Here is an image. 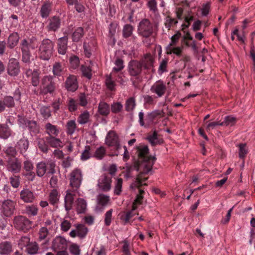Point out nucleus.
Returning <instances> with one entry per match:
<instances>
[{"mask_svg": "<svg viewBox=\"0 0 255 255\" xmlns=\"http://www.w3.org/2000/svg\"><path fill=\"white\" fill-rule=\"evenodd\" d=\"M137 159H134L133 165L128 168L129 172L132 169H135L140 173L137 176L135 180L131 185L132 188H136L139 190L138 194L132 205V210H135L138 205L142 203L144 191L141 189L143 185H147L146 183H143L147 179V177L143 176V174H147L152 169V166L156 160L155 157L149 155V150L148 146L145 145H139L136 148V153Z\"/></svg>", "mask_w": 255, "mask_h": 255, "instance_id": "f257e3e1", "label": "nucleus"}, {"mask_svg": "<svg viewBox=\"0 0 255 255\" xmlns=\"http://www.w3.org/2000/svg\"><path fill=\"white\" fill-rule=\"evenodd\" d=\"M153 59L150 53L145 54L140 61L131 60L128 65V72L131 76H137L141 72L142 68L147 72L153 71Z\"/></svg>", "mask_w": 255, "mask_h": 255, "instance_id": "f03ea898", "label": "nucleus"}, {"mask_svg": "<svg viewBox=\"0 0 255 255\" xmlns=\"http://www.w3.org/2000/svg\"><path fill=\"white\" fill-rule=\"evenodd\" d=\"M155 32V26L148 19H142L137 25V33L142 37V42L146 46H150L153 43Z\"/></svg>", "mask_w": 255, "mask_h": 255, "instance_id": "7ed1b4c3", "label": "nucleus"}, {"mask_svg": "<svg viewBox=\"0 0 255 255\" xmlns=\"http://www.w3.org/2000/svg\"><path fill=\"white\" fill-rule=\"evenodd\" d=\"M37 47V39L34 36L21 40L19 44V48L22 53V61L23 62L25 63L30 62V59L31 57L30 49H35Z\"/></svg>", "mask_w": 255, "mask_h": 255, "instance_id": "20e7f679", "label": "nucleus"}, {"mask_svg": "<svg viewBox=\"0 0 255 255\" xmlns=\"http://www.w3.org/2000/svg\"><path fill=\"white\" fill-rule=\"evenodd\" d=\"M57 84L54 81V78L51 75H45L41 79L40 93L42 95H55Z\"/></svg>", "mask_w": 255, "mask_h": 255, "instance_id": "39448f33", "label": "nucleus"}, {"mask_svg": "<svg viewBox=\"0 0 255 255\" xmlns=\"http://www.w3.org/2000/svg\"><path fill=\"white\" fill-rule=\"evenodd\" d=\"M54 46V42L49 39H43L38 49L40 58L44 60H48L53 54Z\"/></svg>", "mask_w": 255, "mask_h": 255, "instance_id": "423d86ee", "label": "nucleus"}, {"mask_svg": "<svg viewBox=\"0 0 255 255\" xmlns=\"http://www.w3.org/2000/svg\"><path fill=\"white\" fill-rule=\"evenodd\" d=\"M55 162L52 160L39 162L36 165V175L41 177L46 173L47 174H53L55 173Z\"/></svg>", "mask_w": 255, "mask_h": 255, "instance_id": "0eeeda50", "label": "nucleus"}, {"mask_svg": "<svg viewBox=\"0 0 255 255\" xmlns=\"http://www.w3.org/2000/svg\"><path fill=\"white\" fill-rule=\"evenodd\" d=\"M52 249L57 252L56 255H68L66 252L67 243L66 240L61 237H57L52 242Z\"/></svg>", "mask_w": 255, "mask_h": 255, "instance_id": "6e6552de", "label": "nucleus"}, {"mask_svg": "<svg viewBox=\"0 0 255 255\" xmlns=\"http://www.w3.org/2000/svg\"><path fill=\"white\" fill-rule=\"evenodd\" d=\"M106 143L109 146H113L115 149V155L117 156L121 153L120 150L122 147L119 143L118 136L115 131L111 130L108 132L106 138Z\"/></svg>", "mask_w": 255, "mask_h": 255, "instance_id": "1a4fd4ad", "label": "nucleus"}, {"mask_svg": "<svg viewBox=\"0 0 255 255\" xmlns=\"http://www.w3.org/2000/svg\"><path fill=\"white\" fill-rule=\"evenodd\" d=\"M32 222L23 216L15 217L13 219L14 227L19 231L26 232L31 228Z\"/></svg>", "mask_w": 255, "mask_h": 255, "instance_id": "9d476101", "label": "nucleus"}, {"mask_svg": "<svg viewBox=\"0 0 255 255\" xmlns=\"http://www.w3.org/2000/svg\"><path fill=\"white\" fill-rule=\"evenodd\" d=\"M62 25V19L57 15L52 16L45 22V28L48 32L58 31Z\"/></svg>", "mask_w": 255, "mask_h": 255, "instance_id": "9b49d317", "label": "nucleus"}, {"mask_svg": "<svg viewBox=\"0 0 255 255\" xmlns=\"http://www.w3.org/2000/svg\"><path fill=\"white\" fill-rule=\"evenodd\" d=\"M82 180V172L80 169H76L71 173L70 185L73 191H76L79 189Z\"/></svg>", "mask_w": 255, "mask_h": 255, "instance_id": "f8f14e48", "label": "nucleus"}, {"mask_svg": "<svg viewBox=\"0 0 255 255\" xmlns=\"http://www.w3.org/2000/svg\"><path fill=\"white\" fill-rule=\"evenodd\" d=\"M6 167L9 172L18 173L21 169V161L17 158H8L6 161Z\"/></svg>", "mask_w": 255, "mask_h": 255, "instance_id": "ddd939ff", "label": "nucleus"}, {"mask_svg": "<svg viewBox=\"0 0 255 255\" xmlns=\"http://www.w3.org/2000/svg\"><path fill=\"white\" fill-rule=\"evenodd\" d=\"M167 90L165 84L161 80L155 82L150 88V91L157 95L158 97H162Z\"/></svg>", "mask_w": 255, "mask_h": 255, "instance_id": "4468645a", "label": "nucleus"}, {"mask_svg": "<svg viewBox=\"0 0 255 255\" xmlns=\"http://www.w3.org/2000/svg\"><path fill=\"white\" fill-rule=\"evenodd\" d=\"M64 87L69 92H74L78 88V84L76 77L70 75L64 82Z\"/></svg>", "mask_w": 255, "mask_h": 255, "instance_id": "2eb2a0df", "label": "nucleus"}, {"mask_svg": "<svg viewBox=\"0 0 255 255\" xmlns=\"http://www.w3.org/2000/svg\"><path fill=\"white\" fill-rule=\"evenodd\" d=\"M36 195L33 191L29 189H23L20 192V199L26 203H31L34 202Z\"/></svg>", "mask_w": 255, "mask_h": 255, "instance_id": "dca6fc26", "label": "nucleus"}, {"mask_svg": "<svg viewBox=\"0 0 255 255\" xmlns=\"http://www.w3.org/2000/svg\"><path fill=\"white\" fill-rule=\"evenodd\" d=\"M112 177L110 175L105 174L101 176L98 180V186L104 191H108L111 189Z\"/></svg>", "mask_w": 255, "mask_h": 255, "instance_id": "f3484780", "label": "nucleus"}, {"mask_svg": "<svg viewBox=\"0 0 255 255\" xmlns=\"http://www.w3.org/2000/svg\"><path fill=\"white\" fill-rule=\"evenodd\" d=\"M20 72L18 61L15 58H11L9 60L7 66V73L11 76H15Z\"/></svg>", "mask_w": 255, "mask_h": 255, "instance_id": "a211bd4d", "label": "nucleus"}, {"mask_svg": "<svg viewBox=\"0 0 255 255\" xmlns=\"http://www.w3.org/2000/svg\"><path fill=\"white\" fill-rule=\"evenodd\" d=\"M15 209V203L11 200L4 201L2 204V212L4 216H10L13 214Z\"/></svg>", "mask_w": 255, "mask_h": 255, "instance_id": "6ab92c4d", "label": "nucleus"}, {"mask_svg": "<svg viewBox=\"0 0 255 255\" xmlns=\"http://www.w3.org/2000/svg\"><path fill=\"white\" fill-rule=\"evenodd\" d=\"M68 36L66 35L58 39L57 42V52L59 54L65 55L68 48Z\"/></svg>", "mask_w": 255, "mask_h": 255, "instance_id": "aec40b11", "label": "nucleus"}, {"mask_svg": "<svg viewBox=\"0 0 255 255\" xmlns=\"http://www.w3.org/2000/svg\"><path fill=\"white\" fill-rule=\"evenodd\" d=\"M76 229L72 230L70 233V236L72 238L78 236L81 238H84L87 234L88 229L83 224L75 225Z\"/></svg>", "mask_w": 255, "mask_h": 255, "instance_id": "412c9836", "label": "nucleus"}, {"mask_svg": "<svg viewBox=\"0 0 255 255\" xmlns=\"http://www.w3.org/2000/svg\"><path fill=\"white\" fill-rule=\"evenodd\" d=\"M19 122L27 127L31 132L34 133L39 132V128L35 121L28 120L25 118H21L19 119Z\"/></svg>", "mask_w": 255, "mask_h": 255, "instance_id": "4be33fe9", "label": "nucleus"}, {"mask_svg": "<svg viewBox=\"0 0 255 255\" xmlns=\"http://www.w3.org/2000/svg\"><path fill=\"white\" fill-rule=\"evenodd\" d=\"M75 191L68 190L64 198V205L66 211L68 212L72 208Z\"/></svg>", "mask_w": 255, "mask_h": 255, "instance_id": "5701e85b", "label": "nucleus"}, {"mask_svg": "<svg viewBox=\"0 0 255 255\" xmlns=\"http://www.w3.org/2000/svg\"><path fill=\"white\" fill-rule=\"evenodd\" d=\"M66 69L64 63L56 62L52 65V73L55 77H59L65 73Z\"/></svg>", "mask_w": 255, "mask_h": 255, "instance_id": "b1692460", "label": "nucleus"}, {"mask_svg": "<svg viewBox=\"0 0 255 255\" xmlns=\"http://www.w3.org/2000/svg\"><path fill=\"white\" fill-rule=\"evenodd\" d=\"M52 11V4L49 1H44L42 4L39 14L42 18H47Z\"/></svg>", "mask_w": 255, "mask_h": 255, "instance_id": "393cba45", "label": "nucleus"}, {"mask_svg": "<svg viewBox=\"0 0 255 255\" xmlns=\"http://www.w3.org/2000/svg\"><path fill=\"white\" fill-rule=\"evenodd\" d=\"M12 252V246L10 242L7 241L0 243V254L9 255Z\"/></svg>", "mask_w": 255, "mask_h": 255, "instance_id": "a878e982", "label": "nucleus"}, {"mask_svg": "<svg viewBox=\"0 0 255 255\" xmlns=\"http://www.w3.org/2000/svg\"><path fill=\"white\" fill-rule=\"evenodd\" d=\"M29 146V141L28 139L25 137L20 139L16 144V147L19 151L20 154H22L24 157L25 156L24 154L27 150Z\"/></svg>", "mask_w": 255, "mask_h": 255, "instance_id": "bb28decb", "label": "nucleus"}, {"mask_svg": "<svg viewBox=\"0 0 255 255\" xmlns=\"http://www.w3.org/2000/svg\"><path fill=\"white\" fill-rule=\"evenodd\" d=\"M60 194L59 192L55 189L51 190L48 195V201L49 203L55 206L58 204L59 201Z\"/></svg>", "mask_w": 255, "mask_h": 255, "instance_id": "cd10ccee", "label": "nucleus"}, {"mask_svg": "<svg viewBox=\"0 0 255 255\" xmlns=\"http://www.w3.org/2000/svg\"><path fill=\"white\" fill-rule=\"evenodd\" d=\"M56 136H48L45 137L48 144L54 148L62 147L63 143L61 140L56 137Z\"/></svg>", "mask_w": 255, "mask_h": 255, "instance_id": "c85d7f7f", "label": "nucleus"}, {"mask_svg": "<svg viewBox=\"0 0 255 255\" xmlns=\"http://www.w3.org/2000/svg\"><path fill=\"white\" fill-rule=\"evenodd\" d=\"M84 35V30L82 27L76 28L72 34V40L74 42H78L81 40Z\"/></svg>", "mask_w": 255, "mask_h": 255, "instance_id": "c756f323", "label": "nucleus"}, {"mask_svg": "<svg viewBox=\"0 0 255 255\" xmlns=\"http://www.w3.org/2000/svg\"><path fill=\"white\" fill-rule=\"evenodd\" d=\"M79 102L78 100L72 98H68L66 101V107L70 113L76 112L79 107Z\"/></svg>", "mask_w": 255, "mask_h": 255, "instance_id": "7c9ffc66", "label": "nucleus"}, {"mask_svg": "<svg viewBox=\"0 0 255 255\" xmlns=\"http://www.w3.org/2000/svg\"><path fill=\"white\" fill-rule=\"evenodd\" d=\"M98 111L100 115L107 117L110 112V107L109 104L103 101H101L98 105Z\"/></svg>", "mask_w": 255, "mask_h": 255, "instance_id": "2f4dec72", "label": "nucleus"}, {"mask_svg": "<svg viewBox=\"0 0 255 255\" xmlns=\"http://www.w3.org/2000/svg\"><path fill=\"white\" fill-rule=\"evenodd\" d=\"M12 130L6 124H0V137L6 139L11 134Z\"/></svg>", "mask_w": 255, "mask_h": 255, "instance_id": "473e14b6", "label": "nucleus"}, {"mask_svg": "<svg viewBox=\"0 0 255 255\" xmlns=\"http://www.w3.org/2000/svg\"><path fill=\"white\" fill-rule=\"evenodd\" d=\"M45 132L49 136H57L59 133V130L57 126L48 123L45 125Z\"/></svg>", "mask_w": 255, "mask_h": 255, "instance_id": "72a5a7b5", "label": "nucleus"}, {"mask_svg": "<svg viewBox=\"0 0 255 255\" xmlns=\"http://www.w3.org/2000/svg\"><path fill=\"white\" fill-rule=\"evenodd\" d=\"M19 39V35L17 32L11 33L7 39V46L10 49L14 48L17 44Z\"/></svg>", "mask_w": 255, "mask_h": 255, "instance_id": "f704fd0d", "label": "nucleus"}, {"mask_svg": "<svg viewBox=\"0 0 255 255\" xmlns=\"http://www.w3.org/2000/svg\"><path fill=\"white\" fill-rule=\"evenodd\" d=\"M24 213L29 217L35 216L38 212V208L36 205H28L25 206Z\"/></svg>", "mask_w": 255, "mask_h": 255, "instance_id": "c9c22d12", "label": "nucleus"}, {"mask_svg": "<svg viewBox=\"0 0 255 255\" xmlns=\"http://www.w3.org/2000/svg\"><path fill=\"white\" fill-rule=\"evenodd\" d=\"M147 139L152 146H155L158 144H160L163 142V140L158 138V134L156 130H154L152 134L147 136Z\"/></svg>", "mask_w": 255, "mask_h": 255, "instance_id": "e433bc0d", "label": "nucleus"}, {"mask_svg": "<svg viewBox=\"0 0 255 255\" xmlns=\"http://www.w3.org/2000/svg\"><path fill=\"white\" fill-rule=\"evenodd\" d=\"M69 5H74L75 10L78 12H82L85 10L84 6L78 0H65Z\"/></svg>", "mask_w": 255, "mask_h": 255, "instance_id": "4c0bfd02", "label": "nucleus"}, {"mask_svg": "<svg viewBox=\"0 0 255 255\" xmlns=\"http://www.w3.org/2000/svg\"><path fill=\"white\" fill-rule=\"evenodd\" d=\"M50 238V235L48 229L46 227H41L38 233V239L40 241L45 240L48 241Z\"/></svg>", "mask_w": 255, "mask_h": 255, "instance_id": "58836bf2", "label": "nucleus"}, {"mask_svg": "<svg viewBox=\"0 0 255 255\" xmlns=\"http://www.w3.org/2000/svg\"><path fill=\"white\" fill-rule=\"evenodd\" d=\"M134 27L129 24L124 25L123 29V36L125 38H128L132 35Z\"/></svg>", "mask_w": 255, "mask_h": 255, "instance_id": "ea45409f", "label": "nucleus"}, {"mask_svg": "<svg viewBox=\"0 0 255 255\" xmlns=\"http://www.w3.org/2000/svg\"><path fill=\"white\" fill-rule=\"evenodd\" d=\"M77 211L78 213H84L86 209L87 203L85 200L79 198L76 201Z\"/></svg>", "mask_w": 255, "mask_h": 255, "instance_id": "a19ab883", "label": "nucleus"}, {"mask_svg": "<svg viewBox=\"0 0 255 255\" xmlns=\"http://www.w3.org/2000/svg\"><path fill=\"white\" fill-rule=\"evenodd\" d=\"M136 106L135 100L134 97H130L126 101L125 109L127 112L133 110Z\"/></svg>", "mask_w": 255, "mask_h": 255, "instance_id": "79ce46f5", "label": "nucleus"}, {"mask_svg": "<svg viewBox=\"0 0 255 255\" xmlns=\"http://www.w3.org/2000/svg\"><path fill=\"white\" fill-rule=\"evenodd\" d=\"M114 74H112V73L109 76H108L106 79V85L107 88L111 91L115 90V87L116 86L114 78L113 77Z\"/></svg>", "mask_w": 255, "mask_h": 255, "instance_id": "37998d69", "label": "nucleus"}, {"mask_svg": "<svg viewBox=\"0 0 255 255\" xmlns=\"http://www.w3.org/2000/svg\"><path fill=\"white\" fill-rule=\"evenodd\" d=\"M39 112L44 119L47 120L51 116L50 107L43 106L40 108Z\"/></svg>", "mask_w": 255, "mask_h": 255, "instance_id": "c03bdc74", "label": "nucleus"}, {"mask_svg": "<svg viewBox=\"0 0 255 255\" xmlns=\"http://www.w3.org/2000/svg\"><path fill=\"white\" fill-rule=\"evenodd\" d=\"M115 64L116 66L113 68L112 74L120 72L124 68V61L121 58H117L115 61Z\"/></svg>", "mask_w": 255, "mask_h": 255, "instance_id": "a18cd8bd", "label": "nucleus"}, {"mask_svg": "<svg viewBox=\"0 0 255 255\" xmlns=\"http://www.w3.org/2000/svg\"><path fill=\"white\" fill-rule=\"evenodd\" d=\"M49 144L46 142V140H45L42 138L40 139L37 143V146L38 148L43 153H47L49 148L48 146Z\"/></svg>", "mask_w": 255, "mask_h": 255, "instance_id": "49530a36", "label": "nucleus"}, {"mask_svg": "<svg viewBox=\"0 0 255 255\" xmlns=\"http://www.w3.org/2000/svg\"><path fill=\"white\" fill-rule=\"evenodd\" d=\"M90 118V114L87 111L80 114L78 118V122L80 124L83 125L87 123Z\"/></svg>", "mask_w": 255, "mask_h": 255, "instance_id": "de8ad7c7", "label": "nucleus"}, {"mask_svg": "<svg viewBox=\"0 0 255 255\" xmlns=\"http://www.w3.org/2000/svg\"><path fill=\"white\" fill-rule=\"evenodd\" d=\"M3 151L8 158H15L17 154V151L15 148L12 146H8L5 148L3 149Z\"/></svg>", "mask_w": 255, "mask_h": 255, "instance_id": "09e8293b", "label": "nucleus"}, {"mask_svg": "<svg viewBox=\"0 0 255 255\" xmlns=\"http://www.w3.org/2000/svg\"><path fill=\"white\" fill-rule=\"evenodd\" d=\"M66 127L67 134L70 135L72 134L74 132L76 128L75 121L74 120L69 121L67 122Z\"/></svg>", "mask_w": 255, "mask_h": 255, "instance_id": "8fccbe9b", "label": "nucleus"}, {"mask_svg": "<svg viewBox=\"0 0 255 255\" xmlns=\"http://www.w3.org/2000/svg\"><path fill=\"white\" fill-rule=\"evenodd\" d=\"M39 247L37 244L35 242L30 243L27 246V251L29 254L35 255L37 253Z\"/></svg>", "mask_w": 255, "mask_h": 255, "instance_id": "3c124183", "label": "nucleus"}, {"mask_svg": "<svg viewBox=\"0 0 255 255\" xmlns=\"http://www.w3.org/2000/svg\"><path fill=\"white\" fill-rule=\"evenodd\" d=\"M5 107L10 108L15 106L14 99L10 96H5L2 100Z\"/></svg>", "mask_w": 255, "mask_h": 255, "instance_id": "603ef678", "label": "nucleus"}, {"mask_svg": "<svg viewBox=\"0 0 255 255\" xmlns=\"http://www.w3.org/2000/svg\"><path fill=\"white\" fill-rule=\"evenodd\" d=\"M178 23V20L172 18L170 15L166 16L165 18V26L166 28L169 29L174 25H176Z\"/></svg>", "mask_w": 255, "mask_h": 255, "instance_id": "864d4df0", "label": "nucleus"}, {"mask_svg": "<svg viewBox=\"0 0 255 255\" xmlns=\"http://www.w3.org/2000/svg\"><path fill=\"white\" fill-rule=\"evenodd\" d=\"M111 109L113 113L118 114L122 111L123 105L121 102H114L111 105Z\"/></svg>", "mask_w": 255, "mask_h": 255, "instance_id": "5fc2aeb1", "label": "nucleus"}, {"mask_svg": "<svg viewBox=\"0 0 255 255\" xmlns=\"http://www.w3.org/2000/svg\"><path fill=\"white\" fill-rule=\"evenodd\" d=\"M238 146L239 148V157L241 159H244L248 153L246 144L240 143Z\"/></svg>", "mask_w": 255, "mask_h": 255, "instance_id": "6e6d98bb", "label": "nucleus"}, {"mask_svg": "<svg viewBox=\"0 0 255 255\" xmlns=\"http://www.w3.org/2000/svg\"><path fill=\"white\" fill-rule=\"evenodd\" d=\"M106 154V150L105 148L101 146L98 148L94 154V157L98 159H102Z\"/></svg>", "mask_w": 255, "mask_h": 255, "instance_id": "4d7b16f0", "label": "nucleus"}, {"mask_svg": "<svg viewBox=\"0 0 255 255\" xmlns=\"http://www.w3.org/2000/svg\"><path fill=\"white\" fill-rule=\"evenodd\" d=\"M81 70L83 75L87 77L88 79H90L92 77V70L90 67L82 65L81 67Z\"/></svg>", "mask_w": 255, "mask_h": 255, "instance_id": "13d9d810", "label": "nucleus"}, {"mask_svg": "<svg viewBox=\"0 0 255 255\" xmlns=\"http://www.w3.org/2000/svg\"><path fill=\"white\" fill-rule=\"evenodd\" d=\"M91 150V147L89 145H87L85 147V149L81 154V159L82 160H86L90 158L91 154L90 152Z\"/></svg>", "mask_w": 255, "mask_h": 255, "instance_id": "bf43d9fd", "label": "nucleus"}, {"mask_svg": "<svg viewBox=\"0 0 255 255\" xmlns=\"http://www.w3.org/2000/svg\"><path fill=\"white\" fill-rule=\"evenodd\" d=\"M39 72L34 70V74L31 76V84L33 86H37L39 83Z\"/></svg>", "mask_w": 255, "mask_h": 255, "instance_id": "052dcab7", "label": "nucleus"}, {"mask_svg": "<svg viewBox=\"0 0 255 255\" xmlns=\"http://www.w3.org/2000/svg\"><path fill=\"white\" fill-rule=\"evenodd\" d=\"M9 181L13 188H17L20 184V177L17 175H13L10 177Z\"/></svg>", "mask_w": 255, "mask_h": 255, "instance_id": "680f3d73", "label": "nucleus"}, {"mask_svg": "<svg viewBox=\"0 0 255 255\" xmlns=\"http://www.w3.org/2000/svg\"><path fill=\"white\" fill-rule=\"evenodd\" d=\"M30 243V239L27 236H22L18 241V246L22 249L24 247H27Z\"/></svg>", "mask_w": 255, "mask_h": 255, "instance_id": "e2e57ef3", "label": "nucleus"}, {"mask_svg": "<svg viewBox=\"0 0 255 255\" xmlns=\"http://www.w3.org/2000/svg\"><path fill=\"white\" fill-rule=\"evenodd\" d=\"M123 184V179L122 178H118L115 187L114 193L116 195H120L122 192Z\"/></svg>", "mask_w": 255, "mask_h": 255, "instance_id": "0e129e2a", "label": "nucleus"}, {"mask_svg": "<svg viewBox=\"0 0 255 255\" xmlns=\"http://www.w3.org/2000/svg\"><path fill=\"white\" fill-rule=\"evenodd\" d=\"M70 66L72 69H76L80 64L79 58L76 56H72L70 59Z\"/></svg>", "mask_w": 255, "mask_h": 255, "instance_id": "69168bd1", "label": "nucleus"}, {"mask_svg": "<svg viewBox=\"0 0 255 255\" xmlns=\"http://www.w3.org/2000/svg\"><path fill=\"white\" fill-rule=\"evenodd\" d=\"M33 168V164L31 160L26 159L24 161L23 168L24 170V172L32 171Z\"/></svg>", "mask_w": 255, "mask_h": 255, "instance_id": "338daca9", "label": "nucleus"}, {"mask_svg": "<svg viewBox=\"0 0 255 255\" xmlns=\"http://www.w3.org/2000/svg\"><path fill=\"white\" fill-rule=\"evenodd\" d=\"M112 212L113 210L110 209V210L107 211L105 215L104 222L106 226H109L111 223Z\"/></svg>", "mask_w": 255, "mask_h": 255, "instance_id": "774afa93", "label": "nucleus"}]
</instances>
